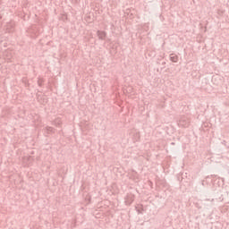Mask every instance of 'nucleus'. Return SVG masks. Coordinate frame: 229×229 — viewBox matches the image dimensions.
Instances as JSON below:
<instances>
[{
	"instance_id": "f257e3e1",
	"label": "nucleus",
	"mask_w": 229,
	"mask_h": 229,
	"mask_svg": "<svg viewBox=\"0 0 229 229\" xmlns=\"http://www.w3.org/2000/svg\"><path fill=\"white\" fill-rule=\"evenodd\" d=\"M191 123V120L189 119V116L182 115L179 119L178 125L182 128H188L189 124Z\"/></svg>"
},
{
	"instance_id": "f03ea898",
	"label": "nucleus",
	"mask_w": 229,
	"mask_h": 229,
	"mask_svg": "<svg viewBox=\"0 0 229 229\" xmlns=\"http://www.w3.org/2000/svg\"><path fill=\"white\" fill-rule=\"evenodd\" d=\"M135 200V197L132 194H127L125 197V205L130 206Z\"/></svg>"
},
{
	"instance_id": "7ed1b4c3",
	"label": "nucleus",
	"mask_w": 229,
	"mask_h": 229,
	"mask_svg": "<svg viewBox=\"0 0 229 229\" xmlns=\"http://www.w3.org/2000/svg\"><path fill=\"white\" fill-rule=\"evenodd\" d=\"M97 35L99 38V40H105L106 38V32L103 30H98Z\"/></svg>"
},
{
	"instance_id": "20e7f679",
	"label": "nucleus",
	"mask_w": 229,
	"mask_h": 229,
	"mask_svg": "<svg viewBox=\"0 0 229 229\" xmlns=\"http://www.w3.org/2000/svg\"><path fill=\"white\" fill-rule=\"evenodd\" d=\"M170 60L171 62H174V64H176V62H178V55H175L174 54L170 55Z\"/></svg>"
},
{
	"instance_id": "39448f33",
	"label": "nucleus",
	"mask_w": 229,
	"mask_h": 229,
	"mask_svg": "<svg viewBox=\"0 0 229 229\" xmlns=\"http://www.w3.org/2000/svg\"><path fill=\"white\" fill-rule=\"evenodd\" d=\"M45 131H47V133H53V131H55V129H53V127H47Z\"/></svg>"
},
{
	"instance_id": "423d86ee",
	"label": "nucleus",
	"mask_w": 229,
	"mask_h": 229,
	"mask_svg": "<svg viewBox=\"0 0 229 229\" xmlns=\"http://www.w3.org/2000/svg\"><path fill=\"white\" fill-rule=\"evenodd\" d=\"M42 83H44V80L38 79V87H42Z\"/></svg>"
}]
</instances>
